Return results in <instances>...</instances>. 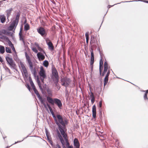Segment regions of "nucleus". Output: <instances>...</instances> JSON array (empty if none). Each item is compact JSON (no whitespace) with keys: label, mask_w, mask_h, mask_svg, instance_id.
<instances>
[{"label":"nucleus","mask_w":148,"mask_h":148,"mask_svg":"<svg viewBox=\"0 0 148 148\" xmlns=\"http://www.w3.org/2000/svg\"><path fill=\"white\" fill-rule=\"evenodd\" d=\"M67 124V121L65 120L64 121H61L60 123L59 124L57 125L58 126V128L61 134L64 138L65 141L68 140L67 135L65 133V129L66 128V125Z\"/></svg>","instance_id":"f257e3e1"},{"label":"nucleus","mask_w":148,"mask_h":148,"mask_svg":"<svg viewBox=\"0 0 148 148\" xmlns=\"http://www.w3.org/2000/svg\"><path fill=\"white\" fill-rule=\"evenodd\" d=\"M47 100L49 103L53 105H54V103H55L60 109H61L62 106V105L61 101L59 99L57 98L53 99L51 97L47 96Z\"/></svg>","instance_id":"f03ea898"},{"label":"nucleus","mask_w":148,"mask_h":148,"mask_svg":"<svg viewBox=\"0 0 148 148\" xmlns=\"http://www.w3.org/2000/svg\"><path fill=\"white\" fill-rule=\"evenodd\" d=\"M5 59L8 64L10 65V66L16 71H17L18 70L16 68V65L15 63L13 62L12 58H10L8 56H6L5 57Z\"/></svg>","instance_id":"7ed1b4c3"},{"label":"nucleus","mask_w":148,"mask_h":148,"mask_svg":"<svg viewBox=\"0 0 148 148\" xmlns=\"http://www.w3.org/2000/svg\"><path fill=\"white\" fill-rule=\"evenodd\" d=\"M52 116L55 122L57 125L60 123L61 121H64L63 118L62 116L60 114H57L56 115V117L55 116L54 112L51 113Z\"/></svg>","instance_id":"20e7f679"},{"label":"nucleus","mask_w":148,"mask_h":148,"mask_svg":"<svg viewBox=\"0 0 148 148\" xmlns=\"http://www.w3.org/2000/svg\"><path fill=\"white\" fill-rule=\"evenodd\" d=\"M37 31L42 37H46L47 35V33L45 30L42 27H40L37 29Z\"/></svg>","instance_id":"39448f33"},{"label":"nucleus","mask_w":148,"mask_h":148,"mask_svg":"<svg viewBox=\"0 0 148 148\" xmlns=\"http://www.w3.org/2000/svg\"><path fill=\"white\" fill-rule=\"evenodd\" d=\"M20 14L19 12H18L17 13L15 20L11 24L12 25L15 27V28L16 27L18 23Z\"/></svg>","instance_id":"423d86ee"},{"label":"nucleus","mask_w":148,"mask_h":148,"mask_svg":"<svg viewBox=\"0 0 148 148\" xmlns=\"http://www.w3.org/2000/svg\"><path fill=\"white\" fill-rule=\"evenodd\" d=\"M0 38L2 40H5L6 41L8 42L9 45L12 47H13V45L12 44L11 41L6 36L4 35H3L1 36L0 37Z\"/></svg>","instance_id":"0eeeda50"},{"label":"nucleus","mask_w":148,"mask_h":148,"mask_svg":"<svg viewBox=\"0 0 148 148\" xmlns=\"http://www.w3.org/2000/svg\"><path fill=\"white\" fill-rule=\"evenodd\" d=\"M20 64L22 69L25 77L26 78L28 76V75L25 67L21 62H20Z\"/></svg>","instance_id":"6e6552de"},{"label":"nucleus","mask_w":148,"mask_h":148,"mask_svg":"<svg viewBox=\"0 0 148 148\" xmlns=\"http://www.w3.org/2000/svg\"><path fill=\"white\" fill-rule=\"evenodd\" d=\"M52 74L55 78H59L58 72L56 68L54 66L52 68Z\"/></svg>","instance_id":"1a4fd4ad"},{"label":"nucleus","mask_w":148,"mask_h":148,"mask_svg":"<svg viewBox=\"0 0 148 148\" xmlns=\"http://www.w3.org/2000/svg\"><path fill=\"white\" fill-rule=\"evenodd\" d=\"M110 71L109 69L108 71V72L107 73L103 81L104 82V86H105L107 84L108 80V78L110 74Z\"/></svg>","instance_id":"9d476101"},{"label":"nucleus","mask_w":148,"mask_h":148,"mask_svg":"<svg viewBox=\"0 0 148 148\" xmlns=\"http://www.w3.org/2000/svg\"><path fill=\"white\" fill-rule=\"evenodd\" d=\"M38 98L39 100L40 101L41 103L43 104L44 107L46 108V109L48 110L47 107L45 103V100L44 99H42V97L40 96L39 93L36 95Z\"/></svg>","instance_id":"9b49d317"},{"label":"nucleus","mask_w":148,"mask_h":148,"mask_svg":"<svg viewBox=\"0 0 148 148\" xmlns=\"http://www.w3.org/2000/svg\"><path fill=\"white\" fill-rule=\"evenodd\" d=\"M98 43L97 40L95 38L93 35H91L90 40V43L91 45L94 44H97Z\"/></svg>","instance_id":"f8f14e48"},{"label":"nucleus","mask_w":148,"mask_h":148,"mask_svg":"<svg viewBox=\"0 0 148 148\" xmlns=\"http://www.w3.org/2000/svg\"><path fill=\"white\" fill-rule=\"evenodd\" d=\"M92 116L94 118L96 117V106L94 105L92 107Z\"/></svg>","instance_id":"ddd939ff"},{"label":"nucleus","mask_w":148,"mask_h":148,"mask_svg":"<svg viewBox=\"0 0 148 148\" xmlns=\"http://www.w3.org/2000/svg\"><path fill=\"white\" fill-rule=\"evenodd\" d=\"M37 55L39 61L43 60L45 58V56L40 52L38 53Z\"/></svg>","instance_id":"4468645a"},{"label":"nucleus","mask_w":148,"mask_h":148,"mask_svg":"<svg viewBox=\"0 0 148 148\" xmlns=\"http://www.w3.org/2000/svg\"><path fill=\"white\" fill-rule=\"evenodd\" d=\"M29 65L31 73L32 74H33L35 76L36 74V72L35 68H34L33 69L32 64Z\"/></svg>","instance_id":"2eb2a0df"},{"label":"nucleus","mask_w":148,"mask_h":148,"mask_svg":"<svg viewBox=\"0 0 148 148\" xmlns=\"http://www.w3.org/2000/svg\"><path fill=\"white\" fill-rule=\"evenodd\" d=\"M13 10V8H10L6 11L5 12L6 13L7 19H8V18L10 17L12 12Z\"/></svg>","instance_id":"dca6fc26"},{"label":"nucleus","mask_w":148,"mask_h":148,"mask_svg":"<svg viewBox=\"0 0 148 148\" xmlns=\"http://www.w3.org/2000/svg\"><path fill=\"white\" fill-rule=\"evenodd\" d=\"M36 82L38 83V84L41 91L42 92L43 91V89L41 86L40 82V80L38 76H37L36 77Z\"/></svg>","instance_id":"f3484780"},{"label":"nucleus","mask_w":148,"mask_h":148,"mask_svg":"<svg viewBox=\"0 0 148 148\" xmlns=\"http://www.w3.org/2000/svg\"><path fill=\"white\" fill-rule=\"evenodd\" d=\"M73 144L74 147H80L79 141L77 138H75L73 141Z\"/></svg>","instance_id":"a211bd4d"},{"label":"nucleus","mask_w":148,"mask_h":148,"mask_svg":"<svg viewBox=\"0 0 148 148\" xmlns=\"http://www.w3.org/2000/svg\"><path fill=\"white\" fill-rule=\"evenodd\" d=\"M25 56L26 58V59L29 65L32 64V62L31 61L30 59L29 58V56L27 55V52L25 53Z\"/></svg>","instance_id":"6ab92c4d"},{"label":"nucleus","mask_w":148,"mask_h":148,"mask_svg":"<svg viewBox=\"0 0 148 148\" xmlns=\"http://www.w3.org/2000/svg\"><path fill=\"white\" fill-rule=\"evenodd\" d=\"M48 46V48L51 51H52L54 49V47L53 44L51 42H49L47 44Z\"/></svg>","instance_id":"aec40b11"},{"label":"nucleus","mask_w":148,"mask_h":148,"mask_svg":"<svg viewBox=\"0 0 148 148\" xmlns=\"http://www.w3.org/2000/svg\"><path fill=\"white\" fill-rule=\"evenodd\" d=\"M39 75L40 77H42L43 78H46L47 76L45 71H43L39 72Z\"/></svg>","instance_id":"412c9836"},{"label":"nucleus","mask_w":148,"mask_h":148,"mask_svg":"<svg viewBox=\"0 0 148 148\" xmlns=\"http://www.w3.org/2000/svg\"><path fill=\"white\" fill-rule=\"evenodd\" d=\"M29 81L31 85V86L32 87V88L33 89L35 88V86L32 80V78L31 77L29 76Z\"/></svg>","instance_id":"4be33fe9"},{"label":"nucleus","mask_w":148,"mask_h":148,"mask_svg":"<svg viewBox=\"0 0 148 148\" xmlns=\"http://www.w3.org/2000/svg\"><path fill=\"white\" fill-rule=\"evenodd\" d=\"M53 81L54 82V83L55 85V86L56 87L59 85L58 83L59 78H55V79H53Z\"/></svg>","instance_id":"5701e85b"},{"label":"nucleus","mask_w":148,"mask_h":148,"mask_svg":"<svg viewBox=\"0 0 148 148\" xmlns=\"http://www.w3.org/2000/svg\"><path fill=\"white\" fill-rule=\"evenodd\" d=\"M5 51L4 47L1 45H0V53L1 54L3 53Z\"/></svg>","instance_id":"b1692460"},{"label":"nucleus","mask_w":148,"mask_h":148,"mask_svg":"<svg viewBox=\"0 0 148 148\" xmlns=\"http://www.w3.org/2000/svg\"><path fill=\"white\" fill-rule=\"evenodd\" d=\"M36 46L37 47H38V50H39V51H40L41 52H42L43 53L45 54L46 56V54L45 53V52L44 50L41 47H40L39 45L38 44H37V45H36Z\"/></svg>","instance_id":"393cba45"},{"label":"nucleus","mask_w":148,"mask_h":148,"mask_svg":"<svg viewBox=\"0 0 148 148\" xmlns=\"http://www.w3.org/2000/svg\"><path fill=\"white\" fill-rule=\"evenodd\" d=\"M30 29L29 25L28 23H26L24 25V29L25 31H27Z\"/></svg>","instance_id":"a878e982"},{"label":"nucleus","mask_w":148,"mask_h":148,"mask_svg":"<svg viewBox=\"0 0 148 148\" xmlns=\"http://www.w3.org/2000/svg\"><path fill=\"white\" fill-rule=\"evenodd\" d=\"M94 62V55L91 56L90 65H92V64H93Z\"/></svg>","instance_id":"bb28decb"},{"label":"nucleus","mask_w":148,"mask_h":148,"mask_svg":"<svg viewBox=\"0 0 148 148\" xmlns=\"http://www.w3.org/2000/svg\"><path fill=\"white\" fill-rule=\"evenodd\" d=\"M85 36L86 37V42L87 44H88V43L89 40V32H86L85 34Z\"/></svg>","instance_id":"cd10ccee"},{"label":"nucleus","mask_w":148,"mask_h":148,"mask_svg":"<svg viewBox=\"0 0 148 148\" xmlns=\"http://www.w3.org/2000/svg\"><path fill=\"white\" fill-rule=\"evenodd\" d=\"M0 19L1 22L2 23H3L5 22V21L6 18L4 15H3L1 17Z\"/></svg>","instance_id":"c85d7f7f"},{"label":"nucleus","mask_w":148,"mask_h":148,"mask_svg":"<svg viewBox=\"0 0 148 148\" xmlns=\"http://www.w3.org/2000/svg\"><path fill=\"white\" fill-rule=\"evenodd\" d=\"M13 58L15 60L17 61L19 60V59L18 58L16 52L14 54L13 56Z\"/></svg>","instance_id":"c756f323"},{"label":"nucleus","mask_w":148,"mask_h":148,"mask_svg":"<svg viewBox=\"0 0 148 148\" xmlns=\"http://www.w3.org/2000/svg\"><path fill=\"white\" fill-rule=\"evenodd\" d=\"M49 62L47 60H45L43 62V65L45 67H47L49 65Z\"/></svg>","instance_id":"7c9ffc66"},{"label":"nucleus","mask_w":148,"mask_h":148,"mask_svg":"<svg viewBox=\"0 0 148 148\" xmlns=\"http://www.w3.org/2000/svg\"><path fill=\"white\" fill-rule=\"evenodd\" d=\"M108 64L106 61L104 62V69L108 70Z\"/></svg>","instance_id":"2f4dec72"},{"label":"nucleus","mask_w":148,"mask_h":148,"mask_svg":"<svg viewBox=\"0 0 148 148\" xmlns=\"http://www.w3.org/2000/svg\"><path fill=\"white\" fill-rule=\"evenodd\" d=\"M19 40L21 41H22L25 44V42L24 40V36L22 35L19 36Z\"/></svg>","instance_id":"473e14b6"},{"label":"nucleus","mask_w":148,"mask_h":148,"mask_svg":"<svg viewBox=\"0 0 148 148\" xmlns=\"http://www.w3.org/2000/svg\"><path fill=\"white\" fill-rule=\"evenodd\" d=\"M6 51L7 53H11L12 52L11 50V49L8 47H6Z\"/></svg>","instance_id":"72a5a7b5"},{"label":"nucleus","mask_w":148,"mask_h":148,"mask_svg":"<svg viewBox=\"0 0 148 148\" xmlns=\"http://www.w3.org/2000/svg\"><path fill=\"white\" fill-rule=\"evenodd\" d=\"M45 130L46 137L51 136L50 133L47 129L45 128Z\"/></svg>","instance_id":"f704fd0d"},{"label":"nucleus","mask_w":148,"mask_h":148,"mask_svg":"<svg viewBox=\"0 0 148 148\" xmlns=\"http://www.w3.org/2000/svg\"><path fill=\"white\" fill-rule=\"evenodd\" d=\"M48 94L49 95H51L52 94V90L51 89L48 88L47 90Z\"/></svg>","instance_id":"c9c22d12"},{"label":"nucleus","mask_w":148,"mask_h":148,"mask_svg":"<svg viewBox=\"0 0 148 148\" xmlns=\"http://www.w3.org/2000/svg\"><path fill=\"white\" fill-rule=\"evenodd\" d=\"M46 106H48L51 113L52 112H53V111L52 110V108H51V107L50 106L48 103H47Z\"/></svg>","instance_id":"e433bc0d"},{"label":"nucleus","mask_w":148,"mask_h":148,"mask_svg":"<svg viewBox=\"0 0 148 148\" xmlns=\"http://www.w3.org/2000/svg\"><path fill=\"white\" fill-rule=\"evenodd\" d=\"M69 91L68 90L66 89L65 90V96L66 97V98L68 99V97L69 96Z\"/></svg>","instance_id":"4c0bfd02"},{"label":"nucleus","mask_w":148,"mask_h":148,"mask_svg":"<svg viewBox=\"0 0 148 148\" xmlns=\"http://www.w3.org/2000/svg\"><path fill=\"white\" fill-rule=\"evenodd\" d=\"M103 65H99V73L100 75H101V72L102 71L103 69Z\"/></svg>","instance_id":"58836bf2"},{"label":"nucleus","mask_w":148,"mask_h":148,"mask_svg":"<svg viewBox=\"0 0 148 148\" xmlns=\"http://www.w3.org/2000/svg\"><path fill=\"white\" fill-rule=\"evenodd\" d=\"M57 134L58 136L60 139L62 138L60 132L58 130L57 131Z\"/></svg>","instance_id":"ea45409f"},{"label":"nucleus","mask_w":148,"mask_h":148,"mask_svg":"<svg viewBox=\"0 0 148 148\" xmlns=\"http://www.w3.org/2000/svg\"><path fill=\"white\" fill-rule=\"evenodd\" d=\"M57 134L58 136L60 139L62 138L60 132L58 130L57 131Z\"/></svg>","instance_id":"a19ab883"},{"label":"nucleus","mask_w":148,"mask_h":148,"mask_svg":"<svg viewBox=\"0 0 148 148\" xmlns=\"http://www.w3.org/2000/svg\"><path fill=\"white\" fill-rule=\"evenodd\" d=\"M6 31L5 29H2L1 31H0V32L1 34L0 35L2 36V34H5Z\"/></svg>","instance_id":"79ce46f5"},{"label":"nucleus","mask_w":148,"mask_h":148,"mask_svg":"<svg viewBox=\"0 0 148 148\" xmlns=\"http://www.w3.org/2000/svg\"><path fill=\"white\" fill-rule=\"evenodd\" d=\"M14 27L10 24V25L8 27V29L9 30L12 31L13 30Z\"/></svg>","instance_id":"37998d69"},{"label":"nucleus","mask_w":148,"mask_h":148,"mask_svg":"<svg viewBox=\"0 0 148 148\" xmlns=\"http://www.w3.org/2000/svg\"><path fill=\"white\" fill-rule=\"evenodd\" d=\"M93 49L92 47H91L90 48V51L91 53V56L94 55V54L93 52Z\"/></svg>","instance_id":"c03bdc74"},{"label":"nucleus","mask_w":148,"mask_h":148,"mask_svg":"<svg viewBox=\"0 0 148 148\" xmlns=\"http://www.w3.org/2000/svg\"><path fill=\"white\" fill-rule=\"evenodd\" d=\"M5 70L6 71L8 72L10 74H12V73L10 71V69L8 67H6L5 68Z\"/></svg>","instance_id":"a18cd8bd"},{"label":"nucleus","mask_w":148,"mask_h":148,"mask_svg":"<svg viewBox=\"0 0 148 148\" xmlns=\"http://www.w3.org/2000/svg\"><path fill=\"white\" fill-rule=\"evenodd\" d=\"M90 91V97L91 98V99L95 98L93 92H92L91 90Z\"/></svg>","instance_id":"49530a36"},{"label":"nucleus","mask_w":148,"mask_h":148,"mask_svg":"<svg viewBox=\"0 0 148 148\" xmlns=\"http://www.w3.org/2000/svg\"><path fill=\"white\" fill-rule=\"evenodd\" d=\"M97 45L98 46V43L97 44H95L91 45V47H92L93 48H97Z\"/></svg>","instance_id":"de8ad7c7"},{"label":"nucleus","mask_w":148,"mask_h":148,"mask_svg":"<svg viewBox=\"0 0 148 148\" xmlns=\"http://www.w3.org/2000/svg\"><path fill=\"white\" fill-rule=\"evenodd\" d=\"M60 140L62 145H65V143L63 138L60 139Z\"/></svg>","instance_id":"09e8293b"},{"label":"nucleus","mask_w":148,"mask_h":148,"mask_svg":"<svg viewBox=\"0 0 148 148\" xmlns=\"http://www.w3.org/2000/svg\"><path fill=\"white\" fill-rule=\"evenodd\" d=\"M33 90L34 91V93L36 94V95L39 94L36 88L33 89Z\"/></svg>","instance_id":"8fccbe9b"},{"label":"nucleus","mask_w":148,"mask_h":148,"mask_svg":"<svg viewBox=\"0 0 148 148\" xmlns=\"http://www.w3.org/2000/svg\"><path fill=\"white\" fill-rule=\"evenodd\" d=\"M45 39L46 42L47 44L48 42H51L50 40H49V39L48 38H45Z\"/></svg>","instance_id":"3c124183"},{"label":"nucleus","mask_w":148,"mask_h":148,"mask_svg":"<svg viewBox=\"0 0 148 148\" xmlns=\"http://www.w3.org/2000/svg\"><path fill=\"white\" fill-rule=\"evenodd\" d=\"M32 50L34 52H35L36 53H37L38 52L36 48H33L32 49Z\"/></svg>","instance_id":"603ef678"},{"label":"nucleus","mask_w":148,"mask_h":148,"mask_svg":"<svg viewBox=\"0 0 148 148\" xmlns=\"http://www.w3.org/2000/svg\"><path fill=\"white\" fill-rule=\"evenodd\" d=\"M143 1L141 0H138V1L134 0V1H122V2H121V3L135 1Z\"/></svg>","instance_id":"864d4df0"},{"label":"nucleus","mask_w":148,"mask_h":148,"mask_svg":"<svg viewBox=\"0 0 148 148\" xmlns=\"http://www.w3.org/2000/svg\"><path fill=\"white\" fill-rule=\"evenodd\" d=\"M65 82H68L70 83V79L69 78H65Z\"/></svg>","instance_id":"5fc2aeb1"},{"label":"nucleus","mask_w":148,"mask_h":148,"mask_svg":"<svg viewBox=\"0 0 148 148\" xmlns=\"http://www.w3.org/2000/svg\"><path fill=\"white\" fill-rule=\"evenodd\" d=\"M102 101H101L99 102V108H101L102 107Z\"/></svg>","instance_id":"6e6d98bb"},{"label":"nucleus","mask_w":148,"mask_h":148,"mask_svg":"<svg viewBox=\"0 0 148 148\" xmlns=\"http://www.w3.org/2000/svg\"><path fill=\"white\" fill-rule=\"evenodd\" d=\"M47 140L49 141H50L51 142V140H52L51 138V136H47Z\"/></svg>","instance_id":"4d7b16f0"},{"label":"nucleus","mask_w":148,"mask_h":148,"mask_svg":"<svg viewBox=\"0 0 148 148\" xmlns=\"http://www.w3.org/2000/svg\"><path fill=\"white\" fill-rule=\"evenodd\" d=\"M107 71L104 69V70L103 71V72L102 73V74L101 73V75L102 76H104V75L106 73Z\"/></svg>","instance_id":"13d9d810"},{"label":"nucleus","mask_w":148,"mask_h":148,"mask_svg":"<svg viewBox=\"0 0 148 148\" xmlns=\"http://www.w3.org/2000/svg\"><path fill=\"white\" fill-rule=\"evenodd\" d=\"M45 71L44 69V68L43 66H41L40 67V70L39 72Z\"/></svg>","instance_id":"bf43d9fd"},{"label":"nucleus","mask_w":148,"mask_h":148,"mask_svg":"<svg viewBox=\"0 0 148 148\" xmlns=\"http://www.w3.org/2000/svg\"><path fill=\"white\" fill-rule=\"evenodd\" d=\"M46 78H43L42 77H40V79L41 81V82L42 83L44 84V79H46Z\"/></svg>","instance_id":"052dcab7"},{"label":"nucleus","mask_w":148,"mask_h":148,"mask_svg":"<svg viewBox=\"0 0 148 148\" xmlns=\"http://www.w3.org/2000/svg\"><path fill=\"white\" fill-rule=\"evenodd\" d=\"M103 60H102V59L101 58V59L100 60L99 65H103Z\"/></svg>","instance_id":"680f3d73"},{"label":"nucleus","mask_w":148,"mask_h":148,"mask_svg":"<svg viewBox=\"0 0 148 148\" xmlns=\"http://www.w3.org/2000/svg\"><path fill=\"white\" fill-rule=\"evenodd\" d=\"M144 98L145 100H148V98L147 97V95L146 94H144Z\"/></svg>","instance_id":"e2e57ef3"},{"label":"nucleus","mask_w":148,"mask_h":148,"mask_svg":"<svg viewBox=\"0 0 148 148\" xmlns=\"http://www.w3.org/2000/svg\"><path fill=\"white\" fill-rule=\"evenodd\" d=\"M61 81L62 82H65V78H62L61 79Z\"/></svg>","instance_id":"0e129e2a"},{"label":"nucleus","mask_w":148,"mask_h":148,"mask_svg":"<svg viewBox=\"0 0 148 148\" xmlns=\"http://www.w3.org/2000/svg\"><path fill=\"white\" fill-rule=\"evenodd\" d=\"M69 83H69L68 82H65V87L66 88L68 86H69Z\"/></svg>","instance_id":"69168bd1"},{"label":"nucleus","mask_w":148,"mask_h":148,"mask_svg":"<svg viewBox=\"0 0 148 148\" xmlns=\"http://www.w3.org/2000/svg\"><path fill=\"white\" fill-rule=\"evenodd\" d=\"M66 141V146H67V147H68L70 146L69 144V143L68 142V140Z\"/></svg>","instance_id":"338daca9"},{"label":"nucleus","mask_w":148,"mask_h":148,"mask_svg":"<svg viewBox=\"0 0 148 148\" xmlns=\"http://www.w3.org/2000/svg\"><path fill=\"white\" fill-rule=\"evenodd\" d=\"M10 32H7V31H6V34H5L6 35H7L9 36V35H10Z\"/></svg>","instance_id":"774afa93"}]
</instances>
